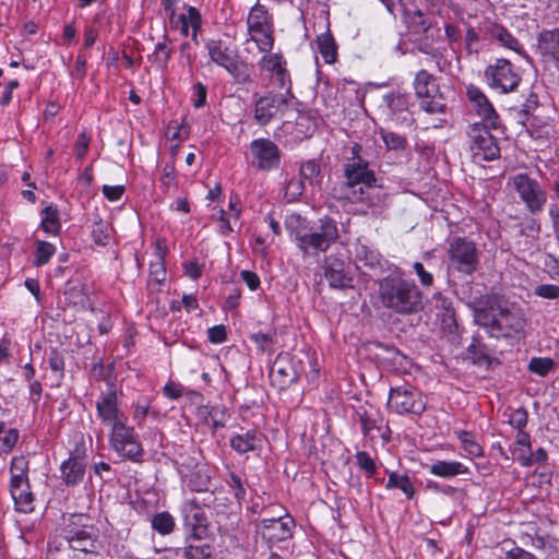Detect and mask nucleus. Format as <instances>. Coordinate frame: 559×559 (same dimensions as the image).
Masks as SVG:
<instances>
[{
  "label": "nucleus",
  "instance_id": "1",
  "mask_svg": "<svg viewBox=\"0 0 559 559\" xmlns=\"http://www.w3.org/2000/svg\"><path fill=\"white\" fill-rule=\"evenodd\" d=\"M361 146L355 144L352 147V157L347 158L344 164L345 183L348 188L347 198L353 203H361L373 212L380 209L384 202L386 194L381 187L376 185L377 178L373 170L364 160L359 152Z\"/></svg>",
  "mask_w": 559,
  "mask_h": 559
},
{
  "label": "nucleus",
  "instance_id": "2",
  "mask_svg": "<svg viewBox=\"0 0 559 559\" xmlns=\"http://www.w3.org/2000/svg\"><path fill=\"white\" fill-rule=\"evenodd\" d=\"M474 321L496 338L520 337L526 325L524 311L515 304H499L489 309L475 308Z\"/></svg>",
  "mask_w": 559,
  "mask_h": 559
},
{
  "label": "nucleus",
  "instance_id": "3",
  "mask_svg": "<svg viewBox=\"0 0 559 559\" xmlns=\"http://www.w3.org/2000/svg\"><path fill=\"white\" fill-rule=\"evenodd\" d=\"M286 227L295 238L297 247L308 255L325 252L338 238L336 223L329 218H320L312 226H307L298 215H292L286 221Z\"/></svg>",
  "mask_w": 559,
  "mask_h": 559
},
{
  "label": "nucleus",
  "instance_id": "4",
  "mask_svg": "<svg viewBox=\"0 0 559 559\" xmlns=\"http://www.w3.org/2000/svg\"><path fill=\"white\" fill-rule=\"evenodd\" d=\"M382 305L400 314H412L423 309V295L411 280L385 277L379 284Z\"/></svg>",
  "mask_w": 559,
  "mask_h": 559
},
{
  "label": "nucleus",
  "instance_id": "5",
  "mask_svg": "<svg viewBox=\"0 0 559 559\" xmlns=\"http://www.w3.org/2000/svg\"><path fill=\"white\" fill-rule=\"evenodd\" d=\"M205 49L210 59L218 67L224 68L237 83L252 82L248 66L239 61V55L235 47L227 45L222 39H211L206 41Z\"/></svg>",
  "mask_w": 559,
  "mask_h": 559
},
{
  "label": "nucleus",
  "instance_id": "6",
  "mask_svg": "<svg viewBox=\"0 0 559 559\" xmlns=\"http://www.w3.org/2000/svg\"><path fill=\"white\" fill-rule=\"evenodd\" d=\"M84 520L83 515H71L62 527V536L73 551L96 556L99 550L97 530L83 523Z\"/></svg>",
  "mask_w": 559,
  "mask_h": 559
},
{
  "label": "nucleus",
  "instance_id": "7",
  "mask_svg": "<svg viewBox=\"0 0 559 559\" xmlns=\"http://www.w3.org/2000/svg\"><path fill=\"white\" fill-rule=\"evenodd\" d=\"M491 127L475 122L469 126L467 136L469 151L475 162H489L500 157V147L497 138L491 134Z\"/></svg>",
  "mask_w": 559,
  "mask_h": 559
},
{
  "label": "nucleus",
  "instance_id": "8",
  "mask_svg": "<svg viewBox=\"0 0 559 559\" xmlns=\"http://www.w3.org/2000/svg\"><path fill=\"white\" fill-rule=\"evenodd\" d=\"M416 96L420 99V107L428 114H443L447 103L439 91L436 79L426 70L417 72L414 80Z\"/></svg>",
  "mask_w": 559,
  "mask_h": 559
},
{
  "label": "nucleus",
  "instance_id": "9",
  "mask_svg": "<svg viewBox=\"0 0 559 559\" xmlns=\"http://www.w3.org/2000/svg\"><path fill=\"white\" fill-rule=\"evenodd\" d=\"M110 445L121 457L132 462H141L144 453L139 435L127 421L114 425L110 433Z\"/></svg>",
  "mask_w": 559,
  "mask_h": 559
},
{
  "label": "nucleus",
  "instance_id": "10",
  "mask_svg": "<svg viewBox=\"0 0 559 559\" xmlns=\"http://www.w3.org/2000/svg\"><path fill=\"white\" fill-rule=\"evenodd\" d=\"M449 264L457 272L466 275L473 274L479 263L476 245L466 238L456 237L448 248Z\"/></svg>",
  "mask_w": 559,
  "mask_h": 559
},
{
  "label": "nucleus",
  "instance_id": "11",
  "mask_svg": "<svg viewBox=\"0 0 559 559\" xmlns=\"http://www.w3.org/2000/svg\"><path fill=\"white\" fill-rule=\"evenodd\" d=\"M214 501V492H210L201 501L191 499L183 502L181 510L189 538H200L206 534L207 518L201 506L211 507Z\"/></svg>",
  "mask_w": 559,
  "mask_h": 559
},
{
  "label": "nucleus",
  "instance_id": "12",
  "mask_svg": "<svg viewBox=\"0 0 559 559\" xmlns=\"http://www.w3.org/2000/svg\"><path fill=\"white\" fill-rule=\"evenodd\" d=\"M388 406L392 412L400 415H419L426 408V401L415 388L400 385L390 390Z\"/></svg>",
  "mask_w": 559,
  "mask_h": 559
},
{
  "label": "nucleus",
  "instance_id": "13",
  "mask_svg": "<svg viewBox=\"0 0 559 559\" xmlns=\"http://www.w3.org/2000/svg\"><path fill=\"white\" fill-rule=\"evenodd\" d=\"M293 106L287 95L267 93L254 103V120L260 126H266L272 120L283 118Z\"/></svg>",
  "mask_w": 559,
  "mask_h": 559
},
{
  "label": "nucleus",
  "instance_id": "14",
  "mask_svg": "<svg viewBox=\"0 0 559 559\" xmlns=\"http://www.w3.org/2000/svg\"><path fill=\"white\" fill-rule=\"evenodd\" d=\"M485 78L488 85L500 93L514 91L521 82V76L512 63L503 58L486 68Z\"/></svg>",
  "mask_w": 559,
  "mask_h": 559
},
{
  "label": "nucleus",
  "instance_id": "15",
  "mask_svg": "<svg viewBox=\"0 0 559 559\" xmlns=\"http://www.w3.org/2000/svg\"><path fill=\"white\" fill-rule=\"evenodd\" d=\"M512 186L531 213L543 210L547 201L546 191L540 183L527 174H518L511 178Z\"/></svg>",
  "mask_w": 559,
  "mask_h": 559
},
{
  "label": "nucleus",
  "instance_id": "16",
  "mask_svg": "<svg viewBox=\"0 0 559 559\" xmlns=\"http://www.w3.org/2000/svg\"><path fill=\"white\" fill-rule=\"evenodd\" d=\"M252 166L259 170L269 171L280 166L281 155L277 145L270 139H255L250 143Z\"/></svg>",
  "mask_w": 559,
  "mask_h": 559
},
{
  "label": "nucleus",
  "instance_id": "17",
  "mask_svg": "<svg viewBox=\"0 0 559 559\" xmlns=\"http://www.w3.org/2000/svg\"><path fill=\"white\" fill-rule=\"evenodd\" d=\"M295 521L290 515L263 519L258 525L262 538L269 544H276L288 539L293 535Z\"/></svg>",
  "mask_w": 559,
  "mask_h": 559
},
{
  "label": "nucleus",
  "instance_id": "18",
  "mask_svg": "<svg viewBox=\"0 0 559 559\" xmlns=\"http://www.w3.org/2000/svg\"><path fill=\"white\" fill-rule=\"evenodd\" d=\"M383 111L389 120L402 126H411L414 121L408 109V96L401 93H389L383 96Z\"/></svg>",
  "mask_w": 559,
  "mask_h": 559
},
{
  "label": "nucleus",
  "instance_id": "19",
  "mask_svg": "<svg viewBox=\"0 0 559 559\" xmlns=\"http://www.w3.org/2000/svg\"><path fill=\"white\" fill-rule=\"evenodd\" d=\"M466 95L473 109L484 120L481 123L489 124L491 129H497L499 124L498 115L483 91L475 85H469L466 88Z\"/></svg>",
  "mask_w": 559,
  "mask_h": 559
},
{
  "label": "nucleus",
  "instance_id": "20",
  "mask_svg": "<svg viewBox=\"0 0 559 559\" xmlns=\"http://www.w3.org/2000/svg\"><path fill=\"white\" fill-rule=\"evenodd\" d=\"M98 417L105 425L111 428L118 423L127 421V417L118 407V399L116 392H109L102 395L96 403Z\"/></svg>",
  "mask_w": 559,
  "mask_h": 559
},
{
  "label": "nucleus",
  "instance_id": "21",
  "mask_svg": "<svg viewBox=\"0 0 559 559\" xmlns=\"http://www.w3.org/2000/svg\"><path fill=\"white\" fill-rule=\"evenodd\" d=\"M480 32L484 34L485 39H495L501 46L509 48L513 51L520 52L521 45L519 40L502 25L491 21H484L480 23Z\"/></svg>",
  "mask_w": 559,
  "mask_h": 559
},
{
  "label": "nucleus",
  "instance_id": "22",
  "mask_svg": "<svg viewBox=\"0 0 559 559\" xmlns=\"http://www.w3.org/2000/svg\"><path fill=\"white\" fill-rule=\"evenodd\" d=\"M270 377L280 389H285L298 379V373L287 356H278L270 370Z\"/></svg>",
  "mask_w": 559,
  "mask_h": 559
},
{
  "label": "nucleus",
  "instance_id": "23",
  "mask_svg": "<svg viewBox=\"0 0 559 559\" xmlns=\"http://www.w3.org/2000/svg\"><path fill=\"white\" fill-rule=\"evenodd\" d=\"M537 48L540 55L554 61L559 70V28L543 31L537 38Z\"/></svg>",
  "mask_w": 559,
  "mask_h": 559
},
{
  "label": "nucleus",
  "instance_id": "24",
  "mask_svg": "<svg viewBox=\"0 0 559 559\" xmlns=\"http://www.w3.org/2000/svg\"><path fill=\"white\" fill-rule=\"evenodd\" d=\"M86 469L84 457L71 455L61 466V477L67 486H75L83 480Z\"/></svg>",
  "mask_w": 559,
  "mask_h": 559
},
{
  "label": "nucleus",
  "instance_id": "25",
  "mask_svg": "<svg viewBox=\"0 0 559 559\" xmlns=\"http://www.w3.org/2000/svg\"><path fill=\"white\" fill-rule=\"evenodd\" d=\"M324 276L332 288L345 289L352 287L353 278L345 270V264L338 259L328 261Z\"/></svg>",
  "mask_w": 559,
  "mask_h": 559
},
{
  "label": "nucleus",
  "instance_id": "26",
  "mask_svg": "<svg viewBox=\"0 0 559 559\" xmlns=\"http://www.w3.org/2000/svg\"><path fill=\"white\" fill-rule=\"evenodd\" d=\"M182 479L191 491L211 492L210 486L212 475L210 467H207L205 464L195 466L192 472L186 473V475L182 476Z\"/></svg>",
  "mask_w": 559,
  "mask_h": 559
},
{
  "label": "nucleus",
  "instance_id": "27",
  "mask_svg": "<svg viewBox=\"0 0 559 559\" xmlns=\"http://www.w3.org/2000/svg\"><path fill=\"white\" fill-rule=\"evenodd\" d=\"M522 123L527 127V131L532 138L540 140L542 142L554 138L556 133L555 127L550 120L543 118L540 115H532L527 120H522Z\"/></svg>",
  "mask_w": 559,
  "mask_h": 559
},
{
  "label": "nucleus",
  "instance_id": "28",
  "mask_svg": "<svg viewBox=\"0 0 559 559\" xmlns=\"http://www.w3.org/2000/svg\"><path fill=\"white\" fill-rule=\"evenodd\" d=\"M10 492L17 511L24 513L33 511V493L28 480L10 483Z\"/></svg>",
  "mask_w": 559,
  "mask_h": 559
},
{
  "label": "nucleus",
  "instance_id": "29",
  "mask_svg": "<svg viewBox=\"0 0 559 559\" xmlns=\"http://www.w3.org/2000/svg\"><path fill=\"white\" fill-rule=\"evenodd\" d=\"M261 433L257 430H247L243 433H237L230 438V447L237 453L245 454L257 450L261 445Z\"/></svg>",
  "mask_w": 559,
  "mask_h": 559
},
{
  "label": "nucleus",
  "instance_id": "30",
  "mask_svg": "<svg viewBox=\"0 0 559 559\" xmlns=\"http://www.w3.org/2000/svg\"><path fill=\"white\" fill-rule=\"evenodd\" d=\"M428 471L430 474L438 477L453 478L457 475L468 473V467L457 461L438 460L428 466Z\"/></svg>",
  "mask_w": 559,
  "mask_h": 559
},
{
  "label": "nucleus",
  "instance_id": "31",
  "mask_svg": "<svg viewBox=\"0 0 559 559\" xmlns=\"http://www.w3.org/2000/svg\"><path fill=\"white\" fill-rule=\"evenodd\" d=\"M192 540L182 550L183 557L187 559H209L212 555V547L200 538H187Z\"/></svg>",
  "mask_w": 559,
  "mask_h": 559
},
{
  "label": "nucleus",
  "instance_id": "32",
  "mask_svg": "<svg viewBox=\"0 0 559 559\" xmlns=\"http://www.w3.org/2000/svg\"><path fill=\"white\" fill-rule=\"evenodd\" d=\"M318 49L326 63H334L337 59V45L331 33H323L317 37Z\"/></svg>",
  "mask_w": 559,
  "mask_h": 559
},
{
  "label": "nucleus",
  "instance_id": "33",
  "mask_svg": "<svg viewBox=\"0 0 559 559\" xmlns=\"http://www.w3.org/2000/svg\"><path fill=\"white\" fill-rule=\"evenodd\" d=\"M250 39L261 52H270L274 47L273 25L249 32Z\"/></svg>",
  "mask_w": 559,
  "mask_h": 559
},
{
  "label": "nucleus",
  "instance_id": "34",
  "mask_svg": "<svg viewBox=\"0 0 559 559\" xmlns=\"http://www.w3.org/2000/svg\"><path fill=\"white\" fill-rule=\"evenodd\" d=\"M385 488L388 490L397 488L406 496L407 499H413L415 495V488L411 478L405 474L401 475L396 472H391L389 474Z\"/></svg>",
  "mask_w": 559,
  "mask_h": 559
},
{
  "label": "nucleus",
  "instance_id": "35",
  "mask_svg": "<svg viewBox=\"0 0 559 559\" xmlns=\"http://www.w3.org/2000/svg\"><path fill=\"white\" fill-rule=\"evenodd\" d=\"M299 176L306 185L311 187L320 186L322 180L321 165L314 159L307 160L300 165Z\"/></svg>",
  "mask_w": 559,
  "mask_h": 559
},
{
  "label": "nucleus",
  "instance_id": "36",
  "mask_svg": "<svg viewBox=\"0 0 559 559\" xmlns=\"http://www.w3.org/2000/svg\"><path fill=\"white\" fill-rule=\"evenodd\" d=\"M270 25H273V24H272L271 17L269 16L266 9L263 5L255 4L251 9V11L248 15V19H247L248 32L258 29V28H263V27H266Z\"/></svg>",
  "mask_w": 559,
  "mask_h": 559
},
{
  "label": "nucleus",
  "instance_id": "37",
  "mask_svg": "<svg viewBox=\"0 0 559 559\" xmlns=\"http://www.w3.org/2000/svg\"><path fill=\"white\" fill-rule=\"evenodd\" d=\"M416 47L420 52L430 56L436 61L438 68L442 70L441 61L443 60L444 48L436 45L432 40H428V37L417 39Z\"/></svg>",
  "mask_w": 559,
  "mask_h": 559
},
{
  "label": "nucleus",
  "instance_id": "38",
  "mask_svg": "<svg viewBox=\"0 0 559 559\" xmlns=\"http://www.w3.org/2000/svg\"><path fill=\"white\" fill-rule=\"evenodd\" d=\"M112 228L110 224L102 218L95 221L92 226V238L95 245L105 247L111 239Z\"/></svg>",
  "mask_w": 559,
  "mask_h": 559
},
{
  "label": "nucleus",
  "instance_id": "39",
  "mask_svg": "<svg viewBox=\"0 0 559 559\" xmlns=\"http://www.w3.org/2000/svg\"><path fill=\"white\" fill-rule=\"evenodd\" d=\"M60 221L58 210L51 205L41 211V228L47 234H57L60 230Z\"/></svg>",
  "mask_w": 559,
  "mask_h": 559
},
{
  "label": "nucleus",
  "instance_id": "40",
  "mask_svg": "<svg viewBox=\"0 0 559 559\" xmlns=\"http://www.w3.org/2000/svg\"><path fill=\"white\" fill-rule=\"evenodd\" d=\"M151 525L158 534L168 535L175 528V520L169 512L162 511L153 515Z\"/></svg>",
  "mask_w": 559,
  "mask_h": 559
},
{
  "label": "nucleus",
  "instance_id": "41",
  "mask_svg": "<svg viewBox=\"0 0 559 559\" xmlns=\"http://www.w3.org/2000/svg\"><path fill=\"white\" fill-rule=\"evenodd\" d=\"M355 259L358 263L370 269L380 264L379 253L361 243L355 246Z\"/></svg>",
  "mask_w": 559,
  "mask_h": 559
},
{
  "label": "nucleus",
  "instance_id": "42",
  "mask_svg": "<svg viewBox=\"0 0 559 559\" xmlns=\"http://www.w3.org/2000/svg\"><path fill=\"white\" fill-rule=\"evenodd\" d=\"M191 10H198L194 7L188 5L187 13L176 14V12L169 13V24L173 28L178 29L180 34L185 37L189 35V29H192V24L190 23Z\"/></svg>",
  "mask_w": 559,
  "mask_h": 559
},
{
  "label": "nucleus",
  "instance_id": "43",
  "mask_svg": "<svg viewBox=\"0 0 559 559\" xmlns=\"http://www.w3.org/2000/svg\"><path fill=\"white\" fill-rule=\"evenodd\" d=\"M360 424L362 433L373 439L374 431H380L383 425V419L379 414H369L367 412L360 415Z\"/></svg>",
  "mask_w": 559,
  "mask_h": 559
},
{
  "label": "nucleus",
  "instance_id": "44",
  "mask_svg": "<svg viewBox=\"0 0 559 559\" xmlns=\"http://www.w3.org/2000/svg\"><path fill=\"white\" fill-rule=\"evenodd\" d=\"M456 438L462 443L463 449L472 456L480 457L484 455L483 448L475 440L472 432L466 430H457L455 431Z\"/></svg>",
  "mask_w": 559,
  "mask_h": 559
},
{
  "label": "nucleus",
  "instance_id": "45",
  "mask_svg": "<svg viewBox=\"0 0 559 559\" xmlns=\"http://www.w3.org/2000/svg\"><path fill=\"white\" fill-rule=\"evenodd\" d=\"M258 66L261 70L274 75L286 67V61L281 53H265L258 62Z\"/></svg>",
  "mask_w": 559,
  "mask_h": 559
},
{
  "label": "nucleus",
  "instance_id": "46",
  "mask_svg": "<svg viewBox=\"0 0 559 559\" xmlns=\"http://www.w3.org/2000/svg\"><path fill=\"white\" fill-rule=\"evenodd\" d=\"M10 474V483L28 480V461L25 456H15L12 459Z\"/></svg>",
  "mask_w": 559,
  "mask_h": 559
},
{
  "label": "nucleus",
  "instance_id": "47",
  "mask_svg": "<svg viewBox=\"0 0 559 559\" xmlns=\"http://www.w3.org/2000/svg\"><path fill=\"white\" fill-rule=\"evenodd\" d=\"M56 248L50 242L44 241V240H37L36 241V249H35V260L34 264L36 266L45 265L49 262L51 257L55 254Z\"/></svg>",
  "mask_w": 559,
  "mask_h": 559
},
{
  "label": "nucleus",
  "instance_id": "48",
  "mask_svg": "<svg viewBox=\"0 0 559 559\" xmlns=\"http://www.w3.org/2000/svg\"><path fill=\"white\" fill-rule=\"evenodd\" d=\"M171 52L173 48L169 46L168 37L165 35L163 41L157 43L155 46L153 51L154 62L159 68H165L168 63Z\"/></svg>",
  "mask_w": 559,
  "mask_h": 559
},
{
  "label": "nucleus",
  "instance_id": "49",
  "mask_svg": "<svg viewBox=\"0 0 559 559\" xmlns=\"http://www.w3.org/2000/svg\"><path fill=\"white\" fill-rule=\"evenodd\" d=\"M555 362L548 357H534L528 362V370L537 376L546 377L554 368Z\"/></svg>",
  "mask_w": 559,
  "mask_h": 559
},
{
  "label": "nucleus",
  "instance_id": "50",
  "mask_svg": "<svg viewBox=\"0 0 559 559\" xmlns=\"http://www.w3.org/2000/svg\"><path fill=\"white\" fill-rule=\"evenodd\" d=\"M380 135L389 150L402 151L406 146V138L401 134L381 129Z\"/></svg>",
  "mask_w": 559,
  "mask_h": 559
},
{
  "label": "nucleus",
  "instance_id": "51",
  "mask_svg": "<svg viewBox=\"0 0 559 559\" xmlns=\"http://www.w3.org/2000/svg\"><path fill=\"white\" fill-rule=\"evenodd\" d=\"M431 25L430 19L423 13L420 10H416L408 20V28L417 34H421L427 31Z\"/></svg>",
  "mask_w": 559,
  "mask_h": 559
},
{
  "label": "nucleus",
  "instance_id": "52",
  "mask_svg": "<svg viewBox=\"0 0 559 559\" xmlns=\"http://www.w3.org/2000/svg\"><path fill=\"white\" fill-rule=\"evenodd\" d=\"M48 364L50 369L55 372V385L59 386L64 377V360L62 355L57 350H52L48 358Z\"/></svg>",
  "mask_w": 559,
  "mask_h": 559
},
{
  "label": "nucleus",
  "instance_id": "53",
  "mask_svg": "<svg viewBox=\"0 0 559 559\" xmlns=\"http://www.w3.org/2000/svg\"><path fill=\"white\" fill-rule=\"evenodd\" d=\"M355 459L358 467L365 471L368 477H371L376 474L377 464L366 451H358L355 455Z\"/></svg>",
  "mask_w": 559,
  "mask_h": 559
},
{
  "label": "nucleus",
  "instance_id": "54",
  "mask_svg": "<svg viewBox=\"0 0 559 559\" xmlns=\"http://www.w3.org/2000/svg\"><path fill=\"white\" fill-rule=\"evenodd\" d=\"M533 294L543 299H559V285L539 284L534 287Z\"/></svg>",
  "mask_w": 559,
  "mask_h": 559
},
{
  "label": "nucleus",
  "instance_id": "55",
  "mask_svg": "<svg viewBox=\"0 0 559 559\" xmlns=\"http://www.w3.org/2000/svg\"><path fill=\"white\" fill-rule=\"evenodd\" d=\"M481 37L484 38V34L480 32V26L478 27V29H476L473 26L467 27L465 34V48L469 53L478 51L476 45L478 44Z\"/></svg>",
  "mask_w": 559,
  "mask_h": 559
},
{
  "label": "nucleus",
  "instance_id": "56",
  "mask_svg": "<svg viewBox=\"0 0 559 559\" xmlns=\"http://www.w3.org/2000/svg\"><path fill=\"white\" fill-rule=\"evenodd\" d=\"M538 109V97L535 93H530L525 103L519 112L520 119L527 120L532 115H536L535 111Z\"/></svg>",
  "mask_w": 559,
  "mask_h": 559
},
{
  "label": "nucleus",
  "instance_id": "57",
  "mask_svg": "<svg viewBox=\"0 0 559 559\" xmlns=\"http://www.w3.org/2000/svg\"><path fill=\"white\" fill-rule=\"evenodd\" d=\"M273 79H274L275 85L278 88L286 91V93L284 95H287L289 97V99L293 100L294 96L290 92L292 81H290L289 73H288L286 67L283 70H281L280 72L275 73L273 75Z\"/></svg>",
  "mask_w": 559,
  "mask_h": 559
},
{
  "label": "nucleus",
  "instance_id": "58",
  "mask_svg": "<svg viewBox=\"0 0 559 559\" xmlns=\"http://www.w3.org/2000/svg\"><path fill=\"white\" fill-rule=\"evenodd\" d=\"M250 340L262 350L273 352V336L265 333H254L250 336Z\"/></svg>",
  "mask_w": 559,
  "mask_h": 559
},
{
  "label": "nucleus",
  "instance_id": "59",
  "mask_svg": "<svg viewBox=\"0 0 559 559\" xmlns=\"http://www.w3.org/2000/svg\"><path fill=\"white\" fill-rule=\"evenodd\" d=\"M206 87L203 83L194 84L191 102L194 108H201L206 104Z\"/></svg>",
  "mask_w": 559,
  "mask_h": 559
},
{
  "label": "nucleus",
  "instance_id": "60",
  "mask_svg": "<svg viewBox=\"0 0 559 559\" xmlns=\"http://www.w3.org/2000/svg\"><path fill=\"white\" fill-rule=\"evenodd\" d=\"M413 270L418 276L423 287H431L433 285V275L425 269L423 263L415 262L413 264Z\"/></svg>",
  "mask_w": 559,
  "mask_h": 559
},
{
  "label": "nucleus",
  "instance_id": "61",
  "mask_svg": "<svg viewBox=\"0 0 559 559\" xmlns=\"http://www.w3.org/2000/svg\"><path fill=\"white\" fill-rule=\"evenodd\" d=\"M509 423L518 430H523L527 424V412L524 408L514 409L510 414Z\"/></svg>",
  "mask_w": 559,
  "mask_h": 559
},
{
  "label": "nucleus",
  "instance_id": "62",
  "mask_svg": "<svg viewBox=\"0 0 559 559\" xmlns=\"http://www.w3.org/2000/svg\"><path fill=\"white\" fill-rule=\"evenodd\" d=\"M547 459V453L544 449L539 448L535 452H530L528 455H521L520 456V464L522 466H531L534 463H542Z\"/></svg>",
  "mask_w": 559,
  "mask_h": 559
},
{
  "label": "nucleus",
  "instance_id": "63",
  "mask_svg": "<svg viewBox=\"0 0 559 559\" xmlns=\"http://www.w3.org/2000/svg\"><path fill=\"white\" fill-rule=\"evenodd\" d=\"M229 487L234 490V495L238 500H241L246 496V489L242 485L241 477L235 473H229V478L227 480Z\"/></svg>",
  "mask_w": 559,
  "mask_h": 559
},
{
  "label": "nucleus",
  "instance_id": "64",
  "mask_svg": "<svg viewBox=\"0 0 559 559\" xmlns=\"http://www.w3.org/2000/svg\"><path fill=\"white\" fill-rule=\"evenodd\" d=\"M210 418L212 420V427L213 429L223 428L226 426L227 421V414L224 408L219 407H212V409L209 413Z\"/></svg>",
  "mask_w": 559,
  "mask_h": 559
}]
</instances>
